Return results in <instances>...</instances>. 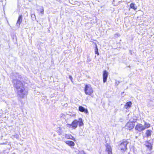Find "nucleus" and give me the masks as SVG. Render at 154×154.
<instances>
[{
    "label": "nucleus",
    "mask_w": 154,
    "mask_h": 154,
    "mask_svg": "<svg viewBox=\"0 0 154 154\" xmlns=\"http://www.w3.org/2000/svg\"><path fill=\"white\" fill-rule=\"evenodd\" d=\"M13 83L15 87L17 89V93L19 97L21 98H24L26 97L27 92L26 90L21 81L14 79Z\"/></svg>",
    "instance_id": "obj_1"
},
{
    "label": "nucleus",
    "mask_w": 154,
    "mask_h": 154,
    "mask_svg": "<svg viewBox=\"0 0 154 154\" xmlns=\"http://www.w3.org/2000/svg\"><path fill=\"white\" fill-rule=\"evenodd\" d=\"M78 123L79 124V126H81L83 125L84 124L82 122V119L81 118H79V120L75 119L73 121L71 124H67L66 125L69 128H72L73 129H75L77 127Z\"/></svg>",
    "instance_id": "obj_2"
},
{
    "label": "nucleus",
    "mask_w": 154,
    "mask_h": 154,
    "mask_svg": "<svg viewBox=\"0 0 154 154\" xmlns=\"http://www.w3.org/2000/svg\"><path fill=\"white\" fill-rule=\"evenodd\" d=\"M84 91L86 95H90L93 92V89L90 85H85Z\"/></svg>",
    "instance_id": "obj_3"
},
{
    "label": "nucleus",
    "mask_w": 154,
    "mask_h": 154,
    "mask_svg": "<svg viewBox=\"0 0 154 154\" xmlns=\"http://www.w3.org/2000/svg\"><path fill=\"white\" fill-rule=\"evenodd\" d=\"M128 142L126 140H123L120 145L119 148L121 150L123 151H125L127 149V145L128 143Z\"/></svg>",
    "instance_id": "obj_4"
},
{
    "label": "nucleus",
    "mask_w": 154,
    "mask_h": 154,
    "mask_svg": "<svg viewBox=\"0 0 154 154\" xmlns=\"http://www.w3.org/2000/svg\"><path fill=\"white\" fill-rule=\"evenodd\" d=\"M135 129L136 130L139 132H141L145 130L144 126L140 124H138L135 127Z\"/></svg>",
    "instance_id": "obj_5"
},
{
    "label": "nucleus",
    "mask_w": 154,
    "mask_h": 154,
    "mask_svg": "<svg viewBox=\"0 0 154 154\" xmlns=\"http://www.w3.org/2000/svg\"><path fill=\"white\" fill-rule=\"evenodd\" d=\"M134 126V123L132 122H128L125 126L126 129L131 130L133 129Z\"/></svg>",
    "instance_id": "obj_6"
},
{
    "label": "nucleus",
    "mask_w": 154,
    "mask_h": 154,
    "mask_svg": "<svg viewBox=\"0 0 154 154\" xmlns=\"http://www.w3.org/2000/svg\"><path fill=\"white\" fill-rule=\"evenodd\" d=\"M108 76V72L106 70L103 71V81L104 83H105L106 82L107 78Z\"/></svg>",
    "instance_id": "obj_7"
},
{
    "label": "nucleus",
    "mask_w": 154,
    "mask_h": 154,
    "mask_svg": "<svg viewBox=\"0 0 154 154\" xmlns=\"http://www.w3.org/2000/svg\"><path fill=\"white\" fill-rule=\"evenodd\" d=\"M152 131L150 129H148L146 131L145 134L146 137H150L152 135Z\"/></svg>",
    "instance_id": "obj_8"
},
{
    "label": "nucleus",
    "mask_w": 154,
    "mask_h": 154,
    "mask_svg": "<svg viewBox=\"0 0 154 154\" xmlns=\"http://www.w3.org/2000/svg\"><path fill=\"white\" fill-rule=\"evenodd\" d=\"M22 20V17L21 15L20 16L18 17L17 23L16 24V26H19L20 24L21 23Z\"/></svg>",
    "instance_id": "obj_9"
},
{
    "label": "nucleus",
    "mask_w": 154,
    "mask_h": 154,
    "mask_svg": "<svg viewBox=\"0 0 154 154\" xmlns=\"http://www.w3.org/2000/svg\"><path fill=\"white\" fill-rule=\"evenodd\" d=\"M79 109L80 111L81 112H84L86 113H88V110L85 109L84 107L81 106L79 107Z\"/></svg>",
    "instance_id": "obj_10"
},
{
    "label": "nucleus",
    "mask_w": 154,
    "mask_h": 154,
    "mask_svg": "<svg viewBox=\"0 0 154 154\" xmlns=\"http://www.w3.org/2000/svg\"><path fill=\"white\" fill-rule=\"evenodd\" d=\"M65 137L66 139H70L74 141L75 140L74 138L70 134H66Z\"/></svg>",
    "instance_id": "obj_11"
},
{
    "label": "nucleus",
    "mask_w": 154,
    "mask_h": 154,
    "mask_svg": "<svg viewBox=\"0 0 154 154\" xmlns=\"http://www.w3.org/2000/svg\"><path fill=\"white\" fill-rule=\"evenodd\" d=\"M149 141H146V142H147L148 144H146V146L149 149V150H151L152 149V144L151 143H149V141Z\"/></svg>",
    "instance_id": "obj_12"
},
{
    "label": "nucleus",
    "mask_w": 154,
    "mask_h": 154,
    "mask_svg": "<svg viewBox=\"0 0 154 154\" xmlns=\"http://www.w3.org/2000/svg\"><path fill=\"white\" fill-rule=\"evenodd\" d=\"M66 143L70 146H74L75 145L74 143L71 141L67 140L65 142Z\"/></svg>",
    "instance_id": "obj_13"
},
{
    "label": "nucleus",
    "mask_w": 154,
    "mask_h": 154,
    "mask_svg": "<svg viewBox=\"0 0 154 154\" xmlns=\"http://www.w3.org/2000/svg\"><path fill=\"white\" fill-rule=\"evenodd\" d=\"M106 150L108 152V154H112V149L110 146L108 145L106 146Z\"/></svg>",
    "instance_id": "obj_14"
},
{
    "label": "nucleus",
    "mask_w": 154,
    "mask_h": 154,
    "mask_svg": "<svg viewBox=\"0 0 154 154\" xmlns=\"http://www.w3.org/2000/svg\"><path fill=\"white\" fill-rule=\"evenodd\" d=\"M132 104L131 102L130 101L127 102L125 105V108L126 109H128L131 107Z\"/></svg>",
    "instance_id": "obj_15"
},
{
    "label": "nucleus",
    "mask_w": 154,
    "mask_h": 154,
    "mask_svg": "<svg viewBox=\"0 0 154 154\" xmlns=\"http://www.w3.org/2000/svg\"><path fill=\"white\" fill-rule=\"evenodd\" d=\"M150 127V124L149 123H147L146 122H144V127L145 128V130L146 128H149Z\"/></svg>",
    "instance_id": "obj_16"
},
{
    "label": "nucleus",
    "mask_w": 154,
    "mask_h": 154,
    "mask_svg": "<svg viewBox=\"0 0 154 154\" xmlns=\"http://www.w3.org/2000/svg\"><path fill=\"white\" fill-rule=\"evenodd\" d=\"M135 4L133 3H131L130 5V7L131 8L133 9L134 10H136L137 9V7L135 6Z\"/></svg>",
    "instance_id": "obj_17"
},
{
    "label": "nucleus",
    "mask_w": 154,
    "mask_h": 154,
    "mask_svg": "<svg viewBox=\"0 0 154 154\" xmlns=\"http://www.w3.org/2000/svg\"><path fill=\"white\" fill-rule=\"evenodd\" d=\"M95 54H97V55H99V53L98 52V49L97 48V46L96 44H95Z\"/></svg>",
    "instance_id": "obj_18"
},
{
    "label": "nucleus",
    "mask_w": 154,
    "mask_h": 154,
    "mask_svg": "<svg viewBox=\"0 0 154 154\" xmlns=\"http://www.w3.org/2000/svg\"><path fill=\"white\" fill-rule=\"evenodd\" d=\"M78 154H85V153L84 152L83 150H81L79 151V153H78Z\"/></svg>",
    "instance_id": "obj_19"
},
{
    "label": "nucleus",
    "mask_w": 154,
    "mask_h": 154,
    "mask_svg": "<svg viewBox=\"0 0 154 154\" xmlns=\"http://www.w3.org/2000/svg\"><path fill=\"white\" fill-rule=\"evenodd\" d=\"M40 12L42 14H44V9L43 7H42L40 11Z\"/></svg>",
    "instance_id": "obj_20"
},
{
    "label": "nucleus",
    "mask_w": 154,
    "mask_h": 154,
    "mask_svg": "<svg viewBox=\"0 0 154 154\" xmlns=\"http://www.w3.org/2000/svg\"><path fill=\"white\" fill-rule=\"evenodd\" d=\"M91 59L89 57H87V62H89L91 61Z\"/></svg>",
    "instance_id": "obj_21"
},
{
    "label": "nucleus",
    "mask_w": 154,
    "mask_h": 154,
    "mask_svg": "<svg viewBox=\"0 0 154 154\" xmlns=\"http://www.w3.org/2000/svg\"><path fill=\"white\" fill-rule=\"evenodd\" d=\"M120 35L118 33H116L115 35V37H119L120 36Z\"/></svg>",
    "instance_id": "obj_22"
},
{
    "label": "nucleus",
    "mask_w": 154,
    "mask_h": 154,
    "mask_svg": "<svg viewBox=\"0 0 154 154\" xmlns=\"http://www.w3.org/2000/svg\"><path fill=\"white\" fill-rule=\"evenodd\" d=\"M31 17L32 18H34V17H35V19H36V18H35V14H32L31 15Z\"/></svg>",
    "instance_id": "obj_23"
},
{
    "label": "nucleus",
    "mask_w": 154,
    "mask_h": 154,
    "mask_svg": "<svg viewBox=\"0 0 154 154\" xmlns=\"http://www.w3.org/2000/svg\"><path fill=\"white\" fill-rule=\"evenodd\" d=\"M69 78L70 79L71 81L72 82V76L71 75H69Z\"/></svg>",
    "instance_id": "obj_24"
},
{
    "label": "nucleus",
    "mask_w": 154,
    "mask_h": 154,
    "mask_svg": "<svg viewBox=\"0 0 154 154\" xmlns=\"http://www.w3.org/2000/svg\"><path fill=\"white\" fill-rule=\"evenodd\" d=\"M15 136L16 138H17L18 137V135H16Z\"/></svg>",
    "instance_id": "obj_25"
},
{
    "label": "nucleus",
    "mask_w": 154,
    "mask_h": 154,
    "mask_svg": "<svg viewBox=\"0 0 154 154\" xmlns=\"http://www.w3.org/2000/svg\"><path fill=\"white\" fill-rule=\"evenodd\" d=\"M2 0H0V2H2Z\"/></svg>",
    "instance_id": "obj_26"
}]
</instances>
